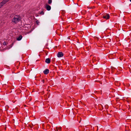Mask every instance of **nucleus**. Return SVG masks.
<instances>
[{"instance_id":"4468645a","label":"nucleus","mask_w":131,"mask_h":131,"mask_svg":"<svg viewBox=\"0 0 131 131\" xmlns=\"http://www.w3.org/2000/svg\"><path fill=\"white\" fill-rule=\"evenodd\" d=\"M36 23L37 24H38V20H37L36 21Z\"/></svg>"},{"instance_id":"6e6552de","label":"nucleus","mask_w":131,"mask_h":131,"mask_svg":"<svg viewBox=\"0 0 131 131\" xmlns=\"http://www.w3.org/2000/svg\"><path fill=\"white\" fill-rule=\"evenodd\" d=\"M22 37V36L21 35H20L18 38H17V40H20L21 39Z\"/></svg>"},{"instance_id":"4be33fe9","label":"nucleus","mask_w":131,"mask_h":131,"mask_svg":"<svg viewBox=\"0 0 131 131\" xmlns=\"http://www.w3.org/2000/svg\"><path fill=\"white\" fill-rule=\"evenodd\" d=\"M130 85V84H129V85H128V86H129Z\"/></svg>"},{"instance_id":"f3484780","label":"nucleus","mask_w":131,"mask_h":131,"mask_svg":"<svg viewBox=\"0 0 131 131\" xmlns=\"http://www.w3.org/2000/svg\"><path fill=\"white\" fill-rule=\"evenodd\" d=\"M120 60H122V58H120Z\"/></svg>"},{"instance_id":"423d86ee","label":"nucleus","mask_w":131,"mask_h":131,"mask_svg":"<svg viewBox=\"0 0 131 131\" xmlns=\"http://www.w3.org/2000/svg\"><path fill=\"white\" fill-rule=\"evenodd\" d=\"M50 60L49 58L46 59L45 60V62L47 63H50Z\"/></svg>"},{"instance_id":"20e7f679","label":"nucleus","mask_w":131,"mask_h":131,"mask_svg":"<svg viewBox=\"0 0 131 131\" xmlns=\"http://www.w3.org/2000/svg\"><path fill=\"white\" fill-rule=\"evenodd\" d=\"M46 8L47 10H50L51 8V6L48 5H46Z\"/></svg>"},{"instance_id":"f8f14e48","label":"nucleus","mask_w":131,"mask_h":131,"mask_svg":"<svg viewBox=\"0 0 131 131\" xmlns=\"http://www.w3.org/2000/svg\"><path fill=\"white\" fill-rule=\"evenodd\" d=\"M58 130H59L60 131V130H61V127H58Z\"/></svg>"},{"instance_id":"39448f33","label":"nucleus","mask_w":131,"mask_h":131,"mask_svg":"<svg viewBox=\"0 0 131 131\" xmlns=\"http://www.w3.org/2000/svg\"><path fill=\"white\" fill-rule=\"evenodd\" d=\"M49 70L48 69H46L43 71V72L45 74H47L49 73Z\"/></svg>"},{"instance_id":"ddd939ff","label":"nucleus","mask_w":131,"mask_h":131,"mask_svg":"<svg viewBox=\"0 0 131 131\" xmlns=\"http://www.w3.org/2000/svg\"><path fill=\"white\" fill-rule=\"evenodd\" d=\"M3 44L4 45H6V43L5 42H4L3 43Z\"/></svg>"},{"instance_id":"1a4fd4ad","label":"nucleus","mask_w":131,"mask_h":131,"mask_svg":"<svg viewBox=\"0 0 131 131\" xmlns=\"http://www.w3.org/2000/svg\"><path fill=\"white\" fill-rule=\"evenodd\" d=\"M52 3V0H49L48 2V3L49 4H50L51 3Z\"/></svg>"},{"instance_id":"9d476101","label":"nucleus","mask_w":131,"mask_h":131,"mask_svg":"<svg viewBox=\"0 0 131 131\" xmlns=\"http://www.w3.org/2000/svg\"><path fill=\"white\" fill-rule=\"evenodd\" d=\"M2 4V3H0V8L2 7L3 6V5Z\"/></svg>"},{"instance_id":"0eeeda50","label":"nucleus","mask_w":131,"mask_h":131,"mask_svg":"<svg viewBox=\"0 0 131 131\" xmlns=\"http://www.w3.org/2000/svg\"><path fill=\"white\" fill-rule=\"evenodd\" d=\"M8 1V0H4L1 2L3 5L5 4Z\"/></svg>"},{"instance_id":"a211bd4d","label":"nucleus","mask_w":131,"mask_h":131,"mask_svg":"<svg viewBox=\"0 0 131 131\" xmlns=\"http://www.w3.org/2000/svg\"><path fill=\"white\" fill-rule=\"evenodd\" d=\"M80 122H81V121H79V123H80Z\"/></svg>"},{"instance_id":"f03ea898","label":"nucleus","mask_w":131,"mask_h":131,"mask_svg":"<svg viewBox=\"0 0 131 131\" xmlns=\"http://www.w3.org/2000/svg\"><path fill=\"white\" fill-rule=\"evenodd\" d=\"M110 15L108 14H104L103 16V18L106 19H109L110 18Z\"/></svg>"},{"instance_id":"6ab92c4d","label":"nucleus","mask_w":131,"mask_h":131,"mask_svg":"<svg viewBox=\"0 0 131 131\" xmlns=\"http://www.w3.org/2000/svg\"><path fill=\"white\" fill-rule=\"evenodd\" d=\"M80 118V119L81 120V118Z\"/></svg>"},{"instance_id":"aec40b11","label":"nucleus","mask_w":131,"mask_h":131,"mask_svg":"<svg viewBox=\"0 0 131 131\" xmlns=\"http://www.w3.org/2000/svg\"><path fill=\"white\" fill-rule=\"evenodd\" d=\"M130 1L131 2V0H130Z\"/></svg>"},{"instance_id":"f257e3e1","label":"nucleus","mask_w":131,"mask_h":131,"mask_svg":"<svg viewBox=\"0 0 131 131\" xmlns=\"http://www.w3.org/2000/svg\"><path fill=\"white\" fill-rule=\"evenodd\" d=\"M20 19V16L19 15L15 16L12 20V22L16 24L19 22Z\"/></svg>"},{"instance_id":"9b49d317","label":"nucleus","mask_w":131,"mask_h":131,"mask_svg":"<svg viewBox=\"0 0 131 131\" xmlns=\"http://www.w3.org/2000/svg\"><path fill=\"white\" fill-rule=\"evenodd\" d=\"M40 14L42 15H43L44 14V13L43 11H42L40 13Z\"/></svg>"},{"instance_id":"2eb2a0df","label":"nucleus","mask_w":131,"mask_h":131,"mask_svg":"<svg viewBox=\"0 0 131 131\" xmlns=\"http://www.w3.org/2000/svg\"><path fill=\"white\" fill-rule=\"evenodd\" d=\"M58 127H56V129H57V131H58Z\"/></svg>"},{"instance_id":"dca6fc26","label":"nucleus","mask_w":131,"mask_h":131,"mask_svg":"<svg viewBox=\"0 0 131 131\" xmlns=\"http://www.w3.org/2000/svg\"><path fill=\"white\" fill-rule=\"evenodd\" d=\"M44 80H42V82H43V83H44Z\"/></svg>"},{"instance_id":"7ed1b4c3","label":"nucleus","mask_w":131,"mask_h":131,"mask_svg":"<svg viewBox=\"0 0 131 131\" xmlns=\"http://www.w3.org/2000/svg\"><path fill=\"white\" fill-rule=\"evenodd\" d=\"M63 56V53L61 52H59L58 53V57H62Z\"/></svg>"},{"instance_id":"412c9836","label":"nucleus","mask_w":131,"mask_h":131,"mask_svg":"<svg viewBox=\"0 0 131 131\" xmlns=\"http://www.w3.org/2000/svg\"><path fill=\"white\" fill-rule=\"evenodd\" d=\"M30 127H31V128L32 127H31V126H30Z\"/></svg>"}]
</instances>
